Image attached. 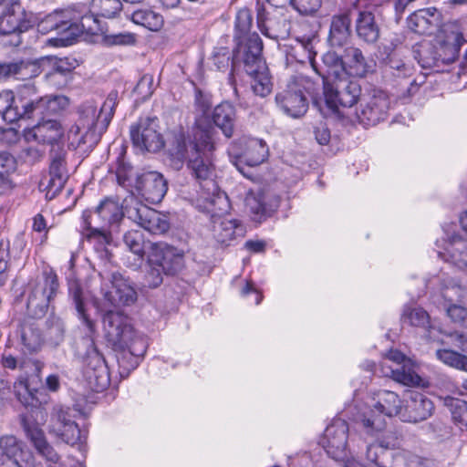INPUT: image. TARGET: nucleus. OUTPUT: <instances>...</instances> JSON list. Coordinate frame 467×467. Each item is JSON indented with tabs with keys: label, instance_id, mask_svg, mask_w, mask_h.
Returning <instances> with one entry per match:
<instances>
[{
	"label": "nucleus",
	"instance_id": "nucleus-21",
	"mask_svg": "<svg viewBox=\"0 0 467 467\" xmlns=\"http://www.w3.org/2000/svg\"><path fill=\"white\" fill-rule=\"evenodd\" d=\"M302 46L308 51L307 57L314 70L321 77L323 84L340 78L344 72L343 55L338 56L336 52L327 51L321 57L322 65H318L315 60L317 53L312 51V41L307 39Z\"/></svg>",
	"mask_w": 467,
	"mask_h": 467
},
{
	"label": "nucleus",
	"instance_id": "nucleus-26",
	"mask_svg": "<svg viewBox=\"0 0 467 467\" xmlns=\"http://www.w3.org/2000/svg\"><path fill=\"white\" fill-rule=\"evenodd\" d=\"M111 289L104 295L105 299L112 306H130L138 297L137 291L132 283L120 273L111 274Z\"/></svg>",
	"mask_w": 467,
	"mask_h": 467
},
{
	"label": "nucleus",
	"instance_id": "nucleus-20",
	"mask_svg": "<svg viewBox=\"0 0 467 467\" xmlns=\"http://www.w3.org/2000/svg\"><path fill=\"white\" fill-rule=\"evenodd\" d=\"M432 400L424 393L408 390L403 400L400 420L417 423L429 419L434 412Z\"/></svg>",
	"mask_w": 467,
	"mask_h": 467
},
{
	"label": "nucleus",
	"instance_id": "nucleus-53",
	"mask_svg": "<svg viewBox=\"0 0 467 467\" xmlns=\"http://www.w3.org/2000/svg\"><path fill=\"white\" fill-rule=\"evenodd\" d=\"M20 424L26 437L30 441L35 449L47 441L45 433L36 420L28 418L26 414L20 415Z\"/></svg>",
	"mask_w": 467,
	"mask_h": 467
},
{
	"label": "nucleus",
	"instance_id": "nucleus-60",
	"mask_svg": "<svg viewBox=\"0 0 467 467\" xmlns=\"http://www.w3.org/2000/svg\"><path fill=\"white\" fill-rule=\"evenodd\" d=\"M163 271L160 266H157L150 262L148 258V267L143 275L142 285L145 287L154 289L160 286L163 282Z\"/></svg>",
	"mask_w": 467,
	"mask_h": 467
},
{
	"label": "nucleus",
	"instance_id": "nucleus-16",
	"mask_svg": "<svg viewBox=\"0 0 467 467\" xmlns=\"http://www.w3.org/2000/svg\"><path fill=\"white\" fill-rule=\"evenodd\" d=\"M74 410L70 408H60L57 413V420L53 426V431L64 442L69 445L78 444L81 452L86 453V440L88 431L81 430L76 423L73 414Z\"/></svg>",
	"mask_w": 467,
	"mask_h": 467
},
{
	"label": "nucleus",
	"instance_id": "nucleus-11",
	"mask_svg": "<svg viewBox=\"0 0 467 467\" xmlns=\"http://www.w3.org/2000/svg\"><path fill=\"white\" fill-rule=\"evenodd\" d=\"M118 104V91L112 90L109 93L105 101L98 112L97 107L92 102L83 103L78 109V125H76V133L80 129H86V135L88 132L104 133L115 113V108Z\"/></svg>",
	"mask_w": 467,
	"mask_h": 467
},
{
	"label": "nucleus",
	"instance_id": "nucleus-43",
	"mask_svg": "<svg viewBox=\"0 0 467 467\" xmlns=\"http://www.w3.org/2000/svg\"><path fill=\"white\" fill-rule=\"evenodd\" d=\"M77 65L78 63L75 58H56L52 63L50 70L46 74V78L52 83H66L67 77L71 75Z\"/></svg>",
	"mask_w": 467,
	"mask_h": 467
},
{
	"label": "nucleus",
	"instance_id": "nucleus-28",
	"mask_svg": "<svg viewBox=\"0 0 467 467\" xmlns=\"http://www.w3.org/2000/svg\"><path fill=\"white\" fill-rule=\"evenodd\" d=\"M207 119L211 123L205 125H211L215 130L218 128L226 139H231L234 136L236 109L233 103L226 100L222 101L211 110Z\"/></svg>",
	"mask_w": 467,
	"mask_h": 467
},
{
	"label": "nucleus",
	"instance_id": "nucleus-29",
	"mask_svg": "<svg viewBox=\"0 0 467 467\" xmlns=\"http://www.w3.org/2000/svg\"><path fill=\"white\" fill-rule=\"evenodd\" d=\"M150 262L160 266L166 275H175L184 267L183 254L172 246L154 247L150 254Z\"/></svg>",
	"mask_w": 467,
	"mask_h": 467
},
{
	"label": "nucleus",
	"instance_id": "nucleus-58",
	"mask_svg": "<svg viewBox=\"0 0 467 467\" xmlns=\"http://www.w3.org/2000/svg\"><path fill=\"white\" fill-rule=\"evenodd\" d=\"M80 227L81 233L96 229L108 228L97 206L94 209L88 208L83 211L81 215Z\"/></svg>",
	"mask_w": 467,
	"mask_h": 467
},
{
	"label": "nucleus",
	"instance_id": "nucleus-39",
	"mask_svg": "<svg viewBox=\"0 0 467 467\" xmlns=\"http://www.w3.org/2000/svg\"><path fill=\"white\" fill-rule=\"evenodd\" d=\"M402 405L403 401L394 391L381 389L376 394L374 408L381 415L400 418Z\"/></svg>",
	"mask_w": 467,
	"mask_h": 467
},
{
	"label": "nucleus",
	"instance_id": "nucleus-23",
	"mask_svg": "<svg viewBox=\"0 0 467 467\" xmlns=\"http://www.w3.org/2000/svg\"><path fill=\"white\" fill-rule=\"evenodd\" d=\"M450 337L460 351L444 347L435 351V357L445 366L467 373V335L454 332Z\"/></svg>",
	"mask_w": 467,
	"mask_h": 467
},
{
	"label": "nucleus",
	"instance_id": "nucleus-7",
	"mask_svg": "<svg viewBox=\"0 0 467 467\" xmlns=\"http://www.w3.org/2000/svg\"><path fill=\"white\" fill-rule=\"evenodd\" d=\"M234 42L228 83L236 93V76L242 72L248 74L254 73L258 69H265L266 62L263 56V40L256 32L247 39Z\"/></svg>",
	"mask_w": 467,
	"mask_h": 467
},
{
	"label": "nucleus",
	"instance_id": "nucleus-27",
	"mask_svg": "<svg viewBox=\"0 0 467 467\" xmlns=\"http://www.w3.org/2000/svg\"><path fill=\"white\" fill-rule=\"evenodd\" d=\"M352 10L348 7L332 16L327 37L331 47H342L350 39Z\"/></svg>",
	"mask_w": 467,
	"mask_h": 467
},
{
	"label": "nucleus",
	"instance_id": "nucleus-56",
	"mask_svg": "<svg viewBox=\"0 0 467 467\" xmlns=\"http://www.w3.org/2000/svg\"><path fill=\"white\" fill-rule=\"evenodd\" d=\"M101 41L102 44L108 47L115 46L132 47L137 43V35L127 31L113 34L105 32L101 36Z\"/></svg>",
	"mask_w": 467,
	"mask_h": 467
},
{
	"label": "nucleus",
	"instance_id": "nucleus-3",
	"mask_svg": "<svg viewBox=\"0 0 467 467\" xmlns=\"http://www.w3.org/2000/svg\"><path fill=\"white\" fill-rule=\"evenodd\" d=\"M99 16L94 14L91 7L87 10L84 6L68 7L55 10L46 16L38 24L41 32L56 31V41L61 47L74 44L84 33L97 36L108 32V26L99 19Z\"/></svg>",
	"mask_w": 467,
	"mask_h": 467
},
{
	"label": "nucleus",
	"instance_id": "nucleus-13",
	"mask_svg": "<svg viewBox=\"0 0 467 467\" xmlns=\"http://www.w3.org/2000/svg\"><path fill=\"white\" fill-rule=\"evenodd\" d=\"M268 147L263 140L249 138L234 140L229 149L231 162L244 176L246 167H255L266 161Z\"/></svg>",
	"mask_w": 467,
	"mask_h": 467
},
{
	"label": "nucleus",
	"instance_id": "nucleus-15",
	"mask_svg": "<svg viewBox=\"0 0 467 467\" xmlns=\"http://www.w3.org/2000/svg\"><path fill=\"white\" fill-rule=\"evenodd\" d=\"M130 133L133 146L142 151L157 152L165 146L162 135L157 130L156 118L140 119L130 127Z\"/></svg>",
	"mask_w": 467,
	"mask_h": 467
},
{
	"label": "nucleus",
	"instance_id": "nucleus-33",
	"mask_svg": "<svg viewBox=\"0 0 467 467\" xmlns=\"http://www.w3.org/2000/svg\"><path fill=\"white\" fill-rule=\"evenodd\" d=\"M212 222L213 236L221 245L229 246L237 236H243L244 234V227L242 222L237 219L219 217L212 220Z\"/></svg>",
	"mask_w": 467,
	"mask_h": 467
},
{
	"label": "nucleus",
	"instance_id": "nucleus-17",
	"mask_svg": "<svg viewBox=\"0 0 467 467\" xmlns=\"http://www.w3.org/2000/svg\"><path fill=\"white\" fill-rule=\"evenodd\" d=\"M348 430V422L340 418H335L326 428L320 444L330 458L336 461L346 458Z\"/></svg>",
	"mask_w": 467,
	"mask_h": 467
},
{
	"label": "nucleus",
	"instance_id": "nucleus-48",
	"mask_svg": "<svg viewBox=\"0 0 467 467\" xmlns=\"http://www.w3.org/2000/svg\"><path fill=\"white\" fill-rule=\"evenodd\" d=\"M16 170V161L12 154L7 151L0 152V194L14 188V182L11 179L12 174Z\"/></svg>",
	"mask_w": 467,
	"mask_h": 467
},
{
	"label": "nucleus",
	"instance_id": "nucleus-41",
	"mask_svg": "<svg viewBox=\"0 0 467 467\" xmlns=\"http://www.w3.org/2000/svg\"><path fill=\"white\" fill-rule=\"evenodd\" d=\"M402 323H407L410 326L424 329L426 337L431 339V330L433 327L431 325L430 315L422 307H411L405 306L401 315Z\"/></svg>",
	"mask_w": 467,
	"mask_h": 467
},
{
	"label": "nucleus",
	"instance_id": "nucleus-49",
	"mask_svg": "<svg viewBox=\"0 0 467 467\" xmlns=\"http://www.w3.org/2000/svg\"><path fill=\"white\" fill-rule=\"evenodd\" d=\"M247 75L252 78L251 87L256 96L265 98L272 92L273 83L267 65L265 69H258Z\"/></svg>",
	"mask_w": 467,
	"mask_h": 467
},
{
	"label": "nucleus",
	"instance_id": "nucleus-32",
	"mask_svg": "<svg viewBox=\"0 0 467 467\" xmlns=\"http://www.w3.org/2000/svg\"><path fill=\"white\" fill-rule=\"evenodd\" d=\"M281 199L277 195L259 193L247 199L251 219L261 223L272 217L280 206Z\"/></svg>",
	"mask_w": 467,
	"mask_h": 467
},
{
	"label": "nucleus",
	"instance_id": "nucleus-22",
	"mask_svg": "<svg viewBox=\"0 0 467 467\" xmlns=\"http://www.w3.org/2000/svg\"><path fill=\"white\" fill-rule=\"evenodd\" d=\"M389 109V99L387 94L381 90L375 93L361 105L357 113L358 121L365 127L374 126L386 119Z\"/></svg>",
	"mask_w": 467,
	"mask_h": 467
},
{
	"label": "nucleus",
	"instance_id": "nucleus-59",
	"mask_svg": "<svg viewBox=\"0 0 467 467\" xmlns=\"http://www.w3.org/2000/svg\"><path fill=\"white\" fill-rule=\"evenodd\" d=\"M358 421H360L364 431L369 435H374L385 427L384 420L379 415H375L371 409L363 412Z\"/></svg>",
	"mask_w": 467,
	"mask_h": 467
},
{
	"label": "nucleus",
	"instance_id": "nucleus-61",
	"mask_svg": "<svg viewBox=\"0 0 467 467\" xmlns=\"http://www.w3.org/2000/svg\"><path fill=\"white\" fill-rule=\"evenodd\" d=\"M154 78L151 74H143L139 79L133 91L142 100H146L151 97L154 92Z\"/></svg>",
	"mask_w": 467,
	"mask_h": 467
},
{
	"label": "nucleus",
	"instance_id": "nucleus-24",
	"mask_svg": "<svg viewBox=\"0 0 467 467\" xmlns=\"http://www.w3.org/2000/svg\"><path fill=\"white\" fill-rule=\"evenodd\" d=\"M64 135L61 123L54 119H38L37 123L24 130L26 140H34L40 144H57Z\"/></svg>",
	"mask_w": 467,
	"mask_h": 467
},
{
	"label": "nucleus",
	"instance_id": "nucleus-55",
	"mask_svg": "<svg viewBox=\"0 0 467 467\" xmlns=\"http://www.w3.org/2000/svg\"><path fill=\"white\" fill-rule=\"evenodd\" d=\"M123 242L127 248L133 253L139 260H143L147 242L140 230H130L125 233Z\"/></svg>",
	"mask_w": 467,
	"mask_h": 467
},
{
	"label": "nucleus",
	"instance_id": "nucleus-8",
	"mask_svg": "<svg viewBox=\"0 0 467 467\" xmlns=\"http://www.w3.org/2000/svg\"><path fill=\"white\" fill-rule=\"evenodd\" d=\"M125 322L126 319L119 311H108L103 317L105 338L116 352V358L121 377H128L141 362L139 358L134 357L130 351L126 349L127 343L123 337V330H121V328L125 327Z\"/></svg>",
	"mask_w": 467,
	"mask_h": 467
},
{
	"label": "nucleus",
	"instance_id": "nucleus-1",
	"mask_svg": "<svg viewBox=\"0 0 467 467\" xmlns=\"http://www.w3.org/2000/svg\"><path fill=\"white\" fill-rule=\"evenodd\" d=\"M217 131L211 125L197 121L191 136L183 128L171 130L165 143L172 164L182 167L185 161L191 175L198 181L209 180L214 170L213 153L216 150Z\"/></svg>",
	"mask_w": 467,
	"mask_h": 467
},
{
	"label": "nucleus",
	"instance_id": "nucleus-57",
	"mask_svg": "<svg viewBox=\"0 0 467 467\" xmlns=\"http://www.w3.org/2000/svg\"><path fill=\"white\" fill-rule=\"evenodd\" d=\"M453 421L461 427L467 428V401L462 399L449 397L445 400Z\"/></svg>",
	"mask_w": 467,
	"mask_h": 467
},
{
	"label": "nucleus",
	"instance_id": "nucleus-9",
	"mask_svg": "<svg viewBox=\"0 0 467 467\" xmlns=\"http://www.w3.org/2000/svg\"><path fill=\"white\" fill-rule=\"evenodd\" d=\"M59 280L56 271L45 268L41 278L29 284L26 314L32 318H42L48 311L59 292Z\"/></svg>",
	"mask_w": 467,
	"mask_h": 467
},
{
	"label": "nucleus",
	"instance_id": "nucleus-44",
	"mask_svg": "<svg viewBox=\"0 0 467 467\" xmlns=\"http://www.w3.org/2000/svg\"><path fill=\"white\" fill-rule=\"evenodd\" d=\"M108 228L119 224L124 217L122 206L114 197H105L97 205Z\"/></svg>",
	"mask_w": 467,
	"mask_h": 467
},
{
	"label": "nucleus",
	"instance_id": "nucleus-37",
	"mask_svg": "<svg viewBox=\"0 0 467 467\" xmlns=\"http://www.w3.org/2000/svg\"><path fill=\"white\" fill-rule=\"evenodd\" d=\"M437 15L435 7L416 10L407 19L408 27L419 35H431L436 26L434 21Z\"/></svg>",
	"mask_w": 467,
	"mask_h": 467
},
{
	"label": "nucleus",
	"instance_id": "nucleus-30",
	"mask_svg": "<svg viewBox=\"0 0 467 467\" xmlns=\"http://www.w3.org/2000/svg\"><path fill=\"white\" fill-rule=\"evenodd\" d=\"M25 444L13 434L0 436V467H23Z\"/></svg>",
	"mask_w": 467,
	"mask_h": 467
},
{
	"label": "nucleus",
	"instance_id": "nucleus-51",
	"mask_svg": "<svg viewBox=\"0 0 467 467\" xmlns=\"http://www.w3.org/2000/svg\"><path fill=\"white\" fill-rule=\"evenodd\" d=\"M42 119H52L66 110L69 105V99L64 95H46L42 96Z\"/></svg>",
	"mask_w": 467,
	"mask_h": 467
},
{
	"label": "nucleus",
	"instance_id": "nucleus-25",
	"mask_svg": "<svg viewBox=\"0 0 467 467\" xmlns=\"http://www.w3.org/2000/svg\"><path fill=\"white\" fill-rule=\"evenodd\" d=\"M137 190L148 202L156 204L164 198L168 183L161 173L149 171L138 178Z\"/></svg>",
	"mask_w": 467,
	"mask_h": 467
},
{
	"label": "nucleus",
	"instance_id": "nucleus-10",
	"mask_svg": "<svg viewBox=\"0 0 467 467\" xmlns=\"http://www.w3.org/2000/svg\"><path fill=\"white\" fill-rule=\"evenodd\" d=\"M324 101L330 114L339 119H347L345 109L358 103L361 96V87L356 80L338 78L325 82L323 86Z\"/></svg>",
	"mask_w": 467,
	"mask_h": 467
},
{
	"label": "nucleus",
	"instance_id": "nucleus-4",
	"mask_svg": "<svg viewBox=\"0 0 467 467\" xmlns=\"http://www.w3.org/2000/svg\"><path fill=\"white\" fill-rule=\"evenodd\" d=\"M43 118L42 96L33 84L0 91V119L6 123Z\"/></svg>",
	"mask_w": 467,
	"mask_h": 467
},
{
	"label": "nucleus",
	"instance_id": "nucleus-38",
	"mask_svg": "<svg viewBox=\"0 0 467 467\" xmlns=\"http://www.w3.org/2000/svg\"><path fill=\"white\" fill-rule=\"evenodd\" d=\"M121 316L126 319L125 327L121 328V330H123V337L126 339L125 341L127 343L126 349L130 351L134 357L142 360L149 347L148 338L133 328L128 316L123 313H121Z\"/></svg>",
	"mask_w": 467,
	"mask_h": 467
},
{
	"label": "nucleus",
	"instance_id": "nucleus-63",
	"mask_svg": "<svg viewBox=\"0 0 467 467\" xmlns=\"http://www.w3.org/2000/svg\"><path fill=\"white\" fill-rule=\"evenodd\" d=\"M213 101L212 95L208 92L202 91L199 88L194 89V107L202 116L208 117L211 110Z\"/></svg>",
	"mask_w": 467,
	"mask_h": 467
},
{
	"label": "nucleus",
	"instance_id": "nucleus-64",
	"mask_svg": "<svg viewBox=\"0 0 467 467\" xmlns=\"http://www.w3.org/2000/svg\"><path fill=\"white\" fill-rule=\"evenodd\" d=\"M21 342L26 350L32 353L40 348L41 338L31 327H24L21 332Z\"/></svg>",
	"mask_w": 467,
	"mask_h": 467
},
{
	"label": "nucleus",
	"instance_id": "nucleus-40",
	"mask_svg": "<svg viewBox=\"0 0 467 467\" xmlns=\"http://www.w3.org/2000/svg\"><path fill=\"white\" fill-rule=\"evenodd\" d=\"M49 175L50 179L47 186V197L53 199L62 191L67 179L63 161L60 158H55L51 161Z\"/></svg>",
	"mask_w": 467,
	"mask_h": 467
},
{
	"label": "nucleus",
	"instance_id": "nucleus-19",
	"mask_svg": "<svg viewBox=\"0 0 467 467\" xmlns=\"http://www.w3.org/2000/svg\"><path fill=\"white\" fill-rule=\"evenodd\" d=\"M387 358L396 364L395 368L389 367V372H386L395 381L409 387H429V381L416 372L411 361L401 351L390 349Z\"/></svg>",
	"mask_w": 467,
	"mask_h": 467
},
{
	"label": "nucleus",
	"instance_id": "nucleus-50",
	"mask_svg": "<svg viewBox=\"0 0 467 467\" xmlns=\"http://www.w3.org/2000/svg\"><path fill=\"white\" fill-rule=\"evenodd\" d=\"M66 328L63 320L55 315H50L46 321L45 337L47 341L57 347L65 339Z\"/></svg>",
	"mask_w": 467,
	"mask_h": 467
},
{
	"label": "nucleus",
	"instance_id": "nucleus-12",
	"mask_svg": "<svg viewBox=\"0 0 467 467\" xmlns=\"http://www.w3.org/2000/svg\"><path fill=\"white\" fill-rule=\"evenodd\" d=\"M384 74L389 78L392 86L397 88V96L409 99L418 92L420 83L415 77L416 68L409 60L401 58L397 51L388 55L385 61Z\"/></svg>",
	"mask_w": 467,
	"mask_h": 467
},
{
	"label": "nucleus",
	"instance_id": "nucleus-18",
	"mask_svg": "<svg viewBox=\"0 0 467 467\" xmlns=\"http://www.w3.org/2000/svg\"><path fill=\"white\" fill-rule=\"evenodd\" d=\"M36 25L33 13H27L24 9H8L7 13L0 16V36H11L14 37L10 44L18 47L22 43L21 34L27 32Z\"/></svg>",
	"mask_w": 467,
	"mask_h": 467
},
{
	"label": "nucleus",
	"instance_id": "nucleus-35",
	"mask_svg": "<svg viewBox=\"0 0 467 467\" xmlns=\"http://www.w3.org/2000/svg\"><path fill=\"white\" fill-rule=\"evenodd\" d=\"M355 32L358 38L366 44L371 45L378 41L380 30L373 12L358 11L355 20Z\"/></svg>",
	"mask_w": 467,
	"mask_h": 467
},
{
	"label": "nucleus",
	"instance_id": "nucleus-2",
	"mask_svg": "<svg viewBox=\"0 0 467 467\" xmlns=\"http://www.w3.org/2000/svg\"><path fill=\"white\" fill-rule=\"evenodd\" d=\"M68 296L75 306L78 318L85 327L83 339L87 342L88 349L82 358L83 378L91 391L102 392L109 386V370L103 355L95 346V323L87 314L83 289L78 281L69 282Z\"/></svg>",
	"mask_w": 467,
	"mask_h": 467
},
{
	"label": "nucleus",
	"instance_id": "nucleus-34",
	"mask_svg": "<svg viewBox=\"0 0 467 467\" xmlns=\"http://www.w3.org/2000/svg\"><path fill=\"white\" fill-rule=\"evenodd\" d=\"M445 243L444 250L438 252L439 257L459 269L467 268V240L454 234Z\"/></svg>",
	"mask_w": 467,
	"mask_h": 467
},
{
	"label": "nucleus",
	"instance_id": "nucleus-46",
	"mask_svg": "<svg viewBox=\"0 0 467 467\" xmlns=\"http://www.w3.org/2000/svg\"><path fill=\"white\" fill-rule=\"evenodd\" d=\"M143 223L140 227L153 234H161L166 233L170 229V223L165 215L160 213L156 210L150 209L147 206L142 207Z\"/></svg>",
	"mask_w": 467,
	"mask_h": 467
},
{
	"label": "nucleus",
	"instance_id": "nucleus-5",
	"mask_svg": "<svg viewBox=\"0 0 467 467\" xmlns=\"http://www.w3.org/2000/svg\"><path fill=\"white\" fill-rule=\"evenodd\" d=\"M466 42L463 34L451 32L433 41L422 42L414 50V57L422 68L435 72L444 71V67L453 63L460 55L462 46Z\"/></svg>",
	"mask_w": 467,
	"mask_h": 467
},
{
	"label": "nucleus",
	"instance_id": "nucleus-31",
	"mask_svg": "<svg viewBox=\"0 0 467 467\" xmlns=\"http://www.w3.org/2000/svg\"><path fill=\"white\" fill-rule=\"evenodd\" d=\"M344 72L349 77L365 78L374 71L375 64L368 61L360 48L349 46L343 53Z\"/></svg>",
	"mask_w": 467,
	"mask_h": 467
},
{
	"label": "nucleus",
	"instance_id": "nucleus-45",
	"mask_svg": "<svg viewBox=\"0 0 467 467\" xmlns=\"http://www.w3.org/2000/svg\"><path fill=\"white\" fill-rule=\"evenodd\" d=\"M129 17L134 24L150 31H159L164 23L163 16L150 8L136 9Z\"/></svg>",
	"mask_w": 467,
	"mask_h": 467
},
{
	"label": "nucleus",
	"instance_id": "nucleus-62",
	"mask_svg": "<svg viewBox=\"0 0 467 467\" xmlns=\"http://www.w3.org/2000/svg\"><path fill=\"white\" fill-rule=\"evenodd\" d=\"M212 60L218 70L224 72L229 67L231 68L232 54H230L228 47H215L213 52Z\"/></svg>",
	"mask_w": 467,
	"mask_h": 467
},
{
	"label": "nucleus",
	"instance_id": "nucleus-36",
	"mask_svg": "<svg viewBox=\"0 0 467 467\" xmlns=\"http://www.w3.org/2000/svg\"><path fill=\"white\" fill-rule=\"evenodd\" d=\"M0 72L4 78L14 77L17 79H31L41 73L40 65L36 60L19 59L8 63H2Z\"/></svg>",
	"mask_w": 467,
	"mask_h": 467
},
{
	"label": "nucleus",
	"instance_id": "nucleus-47",
	"mask_svg": "<svg viewBox=\"0 0 467 467\" xmlns=\"http://www.w3.org/2000/svg\"><path fill=\"white\" fill-rule=\"evenodd\" d=\"M88 242L92 243L95 251L102 259H109L110 252L107 248L112 242V235L109 228L96 229L82 233Z\"/></svg>",
	"mask_w": 467,
	"mask_h": 467
},
{
	"label": "nucleus",
	"instance_id": "nucleus-42",
	"mask_svg": "<svg viewBox=\"0 0 467 467\" xmlns=\"http://www.w3.org/2000/svg\"><path fill=\"white\" fill-rule=\"evenodd\" d=\"M214 188L212 194H208L204 198L205 209L211 213L212 220L222 217L230 209V201L225 192L217 189L213 182H211Z\"/></svg>",
	"mask_w": 467,
	"mask_h": 467
},
{
	"label": "nucleus",
	"instance_id": "nucleus-52",
	"mask_svg": "<svg viewBox=\"0 0 467 467\" xmlns=\"http://www.w3.org/2000/svg\"><path fill=\"white\" fill-rule=\"evenodd\" d=\"M90 7L97 16L112 19L120 15L123 5L121 0H91Z\"/></svg>",
	"mask_w": 467,
	"mask_h": 467
},
{
	"label": "nucleus",
	"instance_id": "nucleus-14",
	"mask_svg": "<svg viewBox=\"0 0 467 467\" xmlns=\"http://www.w3.org/2000/svg\"><path fill=\"white\" fill-rule=\"evenodd\" d=\"M13 392L25 408L39 409L47 402L45 389H30L26 379L15 382L13 389L10 381L0 379V400L8 401Z\"/></svg>",
	"mask_w": 467,
	"mask_h": 467
},
{
	"label": "nucleus",
	"instance_id": "nucleus-54",
	"mask_svg": "<svg viewBox=\"0 0 467 467\" xmlns=\"http://www.w3.org/2000/svg\"><path fill=\"white\" fill-rule=\"evenodd\" d=\"M253 16L248 8L240 9L235 16L234 41L249 38L253 33L252 27Z\"/></svg>",
	"mask_w": 467,
	"mask_h": 467
},
{
	"label": "nucleus",
	"instance_id": "nucleus-6",
	"mask_svg": "<svg viewBox=\"0 0 467 467\" xmlns=\"http://www.w3.org/2000/svg\"><path fill=\"white\" fill-rule=\"evenodd\" d=\"M310 99L315 106L319 107L316 83L303 75L293 77L286 88L275 96L278 107L294 119L303 117L307 112Z\"/></svg>",
	"mask_w": 467,
	"mask_h": 467
}]
</instances>
